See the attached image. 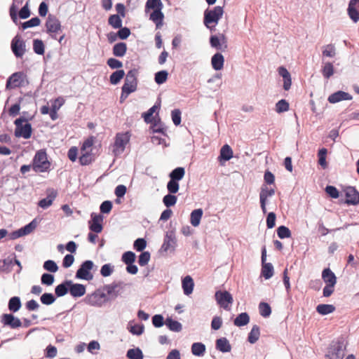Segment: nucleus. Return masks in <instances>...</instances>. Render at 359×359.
<instances>
[{"mask_svg":"<svg viewBox=\"0 0 359 359\" xmlns=\"http://www.w3.org/2000/svg\"><path fill=\"white\" fill-rule=\"evenodd\" d=\"M346 344L343 338L333 341L330 344L325 357L327 359H343L345 355Z\"/></svg>","mask_w":359,"mask_h":359,"instance_id":"obj_1","label":"nucleus"},{"mask_svg":"<svg viewBox=\"0 0 359 359\" xmlns=\"http://www.w3.org/2000/svg\"><path fill=\"white\" fill-rule=\"evenodd\" d=\"M224 13L223 7L217 6L212 9H206L204 11L203 23L209 29H211V24H214V27L217 25L219 20L222 18Z\"/></svg>","mask_w":359,"mask_h":359,"instance_id":"obj_2","label":"nucleus"},{"mask_svg":"<svg viewBox=\"0 0 359 359\" xmlns=\"http://www.w3.org/2000/svg\"><path fill=\"white\" fill-rule=\"evenodd\" d=\"M50 165L46 152L43 150L38 151L33 158V170L35 172H46L49 169Z\"/></svg>","mask_w":359,"mask_h":359,"instance_id":"obj_3","label":"nucleus"},{"mask_svg":"<svg viewBox=\"0 0 359 359\" xmlns=\"http://www.w3.org/2000/svg\"><path fill=\"white\" fill-rule=\"evenodd\" d=\"M14 123L15 125V137H22L25 139H29L31 137L32 126L25 118L20 117L15 121Z\"/></svg>","mask_w":359,"mask_h":359,"instance_id":"obj_4","label":"nucleus"},{"mask_svg":"<svg viewBox=\"0 0 359 359\" xmlns=\"http://www.w3.org/2000/svg\"><path fill=\"white\" fill-rule=\"evenodd\" d=\"M83 301L88 305L100 308L108 302V299L105 292L97 290L94 292L87 294Z\"/></svg>","mask_w":359,"mask_h":359,"instance_id":"obj_5","label":"nucleus"},{"mask_svg":"<svg viewBox=\"0 0 359 359\" xmlns=\"http://www.w3.org/2000/svg\"><path fill=\"white\" fill-rule=\"evenodd\" d=\"M126 284L122 281H114L110 284L104 285L103 290L107 294L108 301L114 300L123 292Z\"/></svg>","mask_w":359,"mask_h":359,"instance_id":"obj_6","label":"nucleus"},{"mask_svg":"<svg viewBox=\"0 0 359 359\" xmlns=\"http://www.w3.org/2000/svg\"><path fill=\"white\" fill-rule=\"evenodd\" d=\"M130 137L128 133H120L116 135L115 141L112 145V152L114 156H118L123 154L126 146L129 143Z\"/></svg>","mask_w":359,"mask_h":359,"instance_id":"obj_7","label":"nucleus"},{"mask_svg":"<svg viewBox=\"0 0 359 359\" xmlns=\"http://www.w3.org/2000/svg\"><path fill=\"white\" fill-rule=\"evenodd\" d=\"M45 26L46 32L50 38L57 40V34L62 32L60 21L55 15L50 14L46 19Z\"/></svg>","mask_w":359,"mask_h":359,"instance_id":"obj_8","label":"nucleus"},{"mask_svg":"<svg viewBox=\"0 0 359 359\" xmlns=\"http://www.w3.org/2000/svg\"><path fill=\"white\" fill-rule=\"evenodd\" d=\"M137 74L138 71L136 69H130L127 72L124 84L122 86L125 93H132L136 91L137 87Z\"/></svg>","mask_w":359,"mask_h":359,"instance_id":"obj_9","label":"nucleus"},{"mask_svg":"<svg viewBox=\"0 0 359 359\" xmlns=\"http://www.w3.org/2000/svg\"><path fill=\"white\" fill-rule=\"evenodd\" d=\"M94 266V263L91 260L84 261L76 272V278L86 280H91L93 275L90 272Z\"/></svg>","mask_w":359,"mask_h":359,"instance_id":"obj_10","label":"nucleus"},{"mask_svg":"<svg viewBox=\"0 0 359 359\" xmlns=\"http://www.w3.org/2000/svg\"><path fill=\"white\" fill-rule=\"evenodd\" d=\"M177 245V239L174 231L166 232L163 243L161 247V252H172L175 251Z\"/></svg>","mask_w":359,"mask_h":359,"instance_id":"obj_11","label":"nucleus"},{"mask_svg":"<svg viewBox=\"0 0 359 359\" xmlns=\"http://www.w3.org/2000/svg\"><path fill=\"white\" fill-rule=\"evenodd\" d=\"M217 303L224 309L230 310V305L233 303L232 295L228 291L218 290L215 294Z\"/></svg>","mask_w":359,"mask_h":359,"instance_id":"obj_12","label":"nucleus"},{"mask_svg":"<svg viewBox=\"0 0 359 359\" xmlns=\"http://www.w3.org/2000/svg\"><path fill=\"white\" fill-rule=\"evenodd\" d=\"M11 48L14 55L21 58L26 52L25 41L19 35H16L11 41Z\"/></svg>","mask_w":359,"mask_h":359,"instance_id":"obj_13","label":"nucleus"},{"mask_svg":"<svg viewBox=\"0 0 359 359\" xmlns=\"http://www.w3.org/2000/svg\"><path fill=\"white\" fill-rule=\"evenodd\" d=\"M37 226L36 219H33L28 224L25 226L11 232L10 234H8L9 236V239L15 240L20 237L23 236L28 235L31 233Z\"/></svg>","mask_w":359,"mask_h":359,"instance_id":"obj_14","label":"nucleus"},{"mask_svg":"<svg viewBox=\"0 0 359 359\" xmlns=\"http://www.w3.org/2000/svg\"><path fill=\"white\" fill-rule=\"evenodd\" d=\"M26 75L22 72H15L7 79L6 88L13 89L24 86Z\"/></svg>","mask_w":359,"mask_h":359,"instance_id":"obj_15","label":"nucleus"},{"mask_svg":"<svg viewBox=\"0 0 359 359\" xmlns=\"http://www.w3.org/2000/svg\"><path fill=\"white\" fill-rule=\"evenodd\" d=\"M0 321L4 326H8L11 329L19 328L22 326L20 320L12 313H4L1 316Z\"/></svg>","mask_w":359,"mask_h":359,"instance_id":"obj_16","label":"nucleus"},{"mask_svg":"<svg viewBox=\"0 0 359 359\" xmlns=\"http://www.w3.org/2000/svg\"><path fill=\"white\" fill-rule=\"evenodd\" d=\"M262 275L264 277L265 279L271 278L273 275V266L271 263H266V247L264 246L262 249Z\"/></svg>","mask_w":359,"mask_h":359,"instance_id":"obj_17","label":"nucleus"},{"mask_svg":"<svg viewBox=\"0 0 359 359\" xmlns=\"http://www.w3.org/2000/svg\"><path fill=\"white\" fill-rule=\"evenodd\" d=\"M275 194L273 189H269L266 186L263 185L259 193V202L262 210L264 214L266 213V201L267 198L271 197Z\"/></svg>","mask_w":359,"mask_h":359,"instance_id":"obj_18","label":"nucleus"},{"mask_svg":"<svg viewBox=\"0 0 359 359\" xmlns=\"http://www.w3.org/2000/svg\"><path fill=\"white\" fill-rule=\"evenodd\" d=\"M347 13L353 22L356 23L359 21V0H350Z\"/></svg>","mask_w":359,"mask_h":359,"instance_id":"obj_19","label":"nucleus"},{"mask_svg":"<svg viewBox=\"0 0 359 359\" xmlns=\"http://www.w3.org/2000/svg\"><path fill=\"white\" fill-rule=\"evenodd\" d=\"M226 43V36L223 34L219 37L216 35H212L210 38V46L217 50H224V48H226L227 45Z\"/></svg>","mask_w":359,"mask_h":359,"instance_id":"obj_20","label":"nucleus"},{"mask_svg":"<svg viewBox=\"0 0 359 359\" xmlns=\"http://www.w3.org/2000/svg\"><path fill=\"white\" fill-rule=\"evenodd\" d=\"M346 203L357 205L359 203V193L353 187H348L345 190Z\"/></svg>","mask_w":359,"mask_h":359,"instance_id":"obj_21","label":"nucleus"},{"mask_svg":"<svg viewBox=\"0 0 359 359\" xmlns=\"http://www.w3.org/2000/svg\"><path fill=\"white\" fill-rule=\"evenodd\" d=\"M353 97L351 95H350L348 93H346L344 91L339 90L337 92H335L332 94H331L328 97V101L330 103H337L342 100H352Z\"/></svg>","mask_w":359,"mask_h":359,"instance_id":"obj_22","label":"nucleus"},{"mask_svg":"<svg viewBox=\"0 0 359 359\" xmlns=\"http://www.w3.org/2000/svg\"><path fill=\"white\" fill-rule=\"evenodd\" d=\"M86 286L80 283H74L71 280V285H69V294L73 297H81L86 294Z\"/></svg>","mask_w":359,"mask_h":359,"instance_id":"obj_23","label":"nucleus"},{"mask_svg":"<svg viewBox=\"0 0 359 359\" xmlns=\"http://www.w3.org/2000/svg\"><path fill=\"white\" fill-rule=\"evenodd\" d=\"M57 193L55 190L51 189L49 190V192L47 196L39 201L38 205L43 209H46L50 207L55 198H56Z\"/></svg>","mask_w":359,"mask_h":359,"instance_id":"obj_24","label":"nucleus"},{"mask_svg":"<svg viewBox=\"0 0 359 359\" xmlns=\"http://www.w3.org/2000/svg\"><path fill=\"white\" fill-rule=\"evenodd\" d=\"M91 217L92 224L89 226L90 229L95 233H100L102 231V225L101 224L103 220L102 215L93 213Z\"/></svg>","mask_w":359,"mask_h":359,"instance_id":"obj_25","label":"nucleus"},{"mask_svg":"<svg viewBox=\"0 0 359 359\" xmlns=\"http://www.w3.org/2000/svg\"><path fill=\"white\" fill-rule=\"evenodd\" d=\"M278 74L283 79V88L288 90L292 85L291 76L290 72L284 67H280L278 69Z\"/></svg>","mask_w":359,"mask_h":359,"instance_id":"obj_26","label":"nucleus"},{"mask_svg":"<svg viewBox=\"0 0 359 359\" xmlns=\"http://www.w3.org/2000/svg\"><path fill=\"white\" fill-rule=\"evenodd\" d=\"M322 278L325 284L336 285L337 277L335 274L329 269H325L322 272Z\"/></svg>","mask_w":359,"mask_h":359,"instance_id":"obj_27","label":"nucleus"},{"mask_svg":"<svg viewBox=\"0 0 359 359\" xmlns=\"http://www.w3.org/2000/svg\"><path fill=\"white\" fill-rule=\"evenodd\" d=\"M163 18H164V15L162 13L161 10H159V9H158L156 11H154L151 13L150 17H149V19L155 23L157 29L162 27V25L163 24Z\"/></svg>","mask_w":359,"mask_h":359,"instance_id":"obj_28","label":"nucleus"},{"mask_svg":"<svg viewBox=\"0 0 359 359\" xmlns=\"http://www.w3.org/2000/svg\"><path fill=\"white\" fill-rule=\"evenodd\" d=\"M182 284L184 294L189 295L192 293L194 287V283L190 276H185L182 279Z\"/></svg>","mask_w":359,"mask_h":359,"instance_id":"obj_29","label":"nucleus"},{"mask_svg":"<svg viewBox=\"0 0 359 359\" xmlns=\"http://www.w3.org/2000/svg\"><path fill=\"white\" fill-rule=\"evenodd\" d=\"M224 56L219 53H215L211 59V64L212 68L216 70H221L224 67Z\"/></svg>","mask_w":359,"mask_h":359,"instance_id":"obj_30","label":"nucleus"},{"mask_svg":"<svg viewBox=\"0 0 359 359\" xmlns=\"http://www.w3.org/2000/svg\"><path fill=\"white\" fill-rule=\"evenodd\" d=\"M71 280H65L57 285L55 288V293L57 297L65 296L69 290Z\"/></svg>","mask_w":359,"mask_h":359,"instance_id":"obj_31","label":"nucleus"},{"mask_svg":"<svg viewBox=\"0 0 359 359\" xmlns=\"http://www.w3.org/2000/svg\"><path fill=\"white\" fill-rule=\"evenodd\" d=\"M216 348L222 353H227L231 351V346L226 338L222 337L216 340Z\"/></svg>","mask_w":359,"mask_h":359,"instance_id":"obj_32","label":"nucleus"},{"mask_svg":"<svg viewBox=\"0 0 359 359\" xmlns=\"http://www.w3.org/2000/svg\"><path fill=\"white\" fill-rule=\"evenodd\" d=\"M165 324L172 332H179L182 330V325L180 322L172 320L170 317L165 319Z\"/></svg>","mask_w":359,"mask_h":359,"instance_id":"obj_33","label":"nucleus"},{"mask_svg":"<svg viewBox=\"0 0 359 359\" xmlns=\"http://www.w3.org/2000/svg\"><path fill=\"white\" fill-rule=\"evenodd\" d=\"M64 100L62 98H57L55 100V102L53 104H52L51 109L49 111V115L50 118L53 121H55L57 118V110L61 107V106L63 104Z\"/></svg>","mask_w":359,"mask_h":359,"instance_id":"obj_34","label":"nucleus"},{"mask_svg":"<svg viewBox=\"0 0 359 359\" xmlns=\"http://www.w3.org/2000/svg\"><path fill=\"white\" fill-rule=\"evenodd\" d=\"M22 306L20 298L19 297H11L8 303V307L10 311L16 313Z\"/></svg>","mask_w":359,"mask_h":359,"instance_id":"obj_35","label":"nucleus"},{"mask_svg":"<svg viewBox=\"0 0 359 359\" xmlns=\"http://www.w3.org/2000/svg\"><path fill=\"white\" fill-rule=\"evenodd\" d=\"M113 54L116 57H123L127 51V45L126 43L119 42L113 47Z\"/></svg>","mask_w":359,"mask_h":359,"instance_id":"obj_36","label":"nucleus"},{"mask_svg":"<svg viewBox=\"0 0 359 359\" xmlns=\"http://www.w3.org/2000/svg\"><path fill=\"white\" fill-rule=\"evenodd\" d=\"M203 215V210L201 208L193 210L190 215V222L192 226H198Z\"/></svg>","mask_w":359,"mask_h":359,"instance_id":"obj_37","label":"nucleus"},{"mask_svg":"<svg viewBox=\"0 0 359 359\" xmlns=\"http://www.w3.org/2000/svg\"><path fill=\"white\" fill-rule=\"evenodd\" d=\"M335 311V306L332 304H318L316 307V311L323 316L328 315Z\"/></svg>","mask_w":359,"mask_h":359,"instance_id":"obj_38","label":"nucleus"},{"mask_svg":"<svg viewBox=\"0 0 359 359\" xmlns=\"http://www.w3.org/2000/svg\"><path fill=\"white\" fill-rule=\"evenodd\" d=\"M250 322L249 315L244 312L240 313L233 320V324L237 327L245 326Z\"/></svg>","mask_w":359,"mask_h":359,"instance_id":"obj_39","label":"nucleus"},{"mask_svg":"<svg viewBox=\"0 0 359 359\" xmlns=\"http://www.w3.org/2000/svg\"><path fill=\"white\" fill-rule=\"evenodd\" d=\"M184 168L182 167H177L170 172L169 174V177L170 180L179 182L184 177Z\"/></svg>","mask_w":359,"mask_h":359,"instance_id":"obj_40","label":"nucleus"},{"mask_svg":"<svg viewBox=\"0 0 359 359\" xmlns=\"http://www.w3.org/2000/svg\"><path fill=\"white\" fill-rule=\"evenodd\" d=\"M233 157V151L228 144H224L220 150L219 158L225 161L230 160Z\"/></svg>","mask_w":359,"mask_h":359,"instance_id":"obj_41","label":"nucleus"},{"mask_svg":"<svg viewBox=\"0 0 359 359\" xmlns=\"http://www.w3.org/2000/svg\"><path fill=\"white\" fill-rule=\"evenodd\" d=\"M205 352V346L201 342H195L191 345V353L196 356H203Z\"/></svg>","mask_w":359,"mask_h":359,"instance_id":"obj_42","label":"nucleus"},{"mask_svg":"<svg viewBox=\"0 0 359 359\" xmlns=\"http://www.w3.org/2000/svg\"><path fill=\"white\" fill-rule=\"evenodd\" d=\"M260 336L259 327L257 325H253L250 333L248 334V341L250 344H255L259 339Z\"/></svg>","mask_w":359,"mask_h":359,"instance_id":"obj_43","label":"nucleus"},{"mask_svg":"<svg viewBox=\"0 0 359 359\" xmlns=\"http://www.w3.org/2000/svg\"><path fill=\"white\" fill-rule=\"evenodd\" d=\"M124 70H116L110 75L109 81L112 85H116L121 81V80L124 77Z\"/></svg>","mask_w":359,"mask_h":359,"instance_id":"obj_44","label":"nucleus"},{"mask_svg":"<svg viewBox=\"0 0 359 359\" xmlns=\"http://www.w3.org/2000/svg\"><path fill=\"white\" fill-rule=\"evenodd\" d=\"M33 50L34 52L37 55H43L45 52V46L43 41L39 39H34Z\"/></svg>","mask_w":359,"mask_h":359,"instance_id":"obj_45","label":"nucleus"},{"mask_svg":"<svg viewBox=\"0 0 359 359\" xmlns=\"http://www.w3.org/2000/svg\"><path fill=\"white\" fill-rule=\"evenodd\" d=\"M126 356L129 359H143L144 355L140 348L129 349L126 353Z\"/></svg>","mask_w":359,"mask_h":359,"instance_id":"obj_46","label":"nucleus"},{"mask_svg":"<svg viewBox=\"0 0 359 359\" xmlns=\"http://www.w3.org/2000/svg\"><path fill=\"white\" fill-rule=\"evenodd\" d=\"M121 16L114 14L109 16L108 19V23L114 29L121 28L122 26Z\"/></svg>","mask_w":359,"mask_h":359,"instance_id":"obj_47","label":"nucleus"},{"mask_svg":"<svg viewBox=\"0 0 359 359\" xmlns=\"http://www.w3.org/2000/svg\"><path fill=\"white\" fill-rule=\"evenodd\" d=\"M168 73L166 70H161L155 74L154 81L158 84H163L168 79Z\"/></svg>","mask_w":359,"mask_h":359,"instance_id":"obj_48","label":"nucleus"},{"mask_svg":"<svg viewBox=\"0 0 359 359\" xmlns=\"http://www.w3.org/2000/svg\"><path fill=\"white\" fill-rule=\"evenodd\" d=\"M175 194H168L163 198V203L167 207H171L176 204L177 198Z\"/></svg>","mask_w":359,"mask_h":359,"instance_id":"obj_49","label":"nucleus"},{"mask_svg":"<svg viewBox=\"0 0 359 359\" xmlns=\"http://www.w3.org/2000/svg\"><path fill=\"white\" fill-rule=\"evenodd\" d=\"M163 4L161 0H147L146 3V10L152 9L156 11L158 9L162 10Z\"/></svg>","mask_w":359,"mask_h":359,"instance_id":"obj_50","label":"nucleus"},{"mask_svg":"<svg viewBox=\"0 0 359 359\" xmlns=\"http://www.w3.org/2000/svg\"><path fill=\"white\" fill-rule=\"evenodd\" d=\"M259 313L264 318L269 317L271 313V306L268 303L261 302L259 304Z\"/></svg>","mask_w":359,"mask_h":359,"instance_id":"obj_51","label":"nucleus"},{"mask_svg":"<svg viewBox=\"0 0 359 359\" xmlns=\"http://www.w3.org/2000/svg\"><path fill=\"white\" fill-rule=\"evenodd\" d=\"M56 300L55 297L52 293H43L41 297L40 301L43 304L50 305Z\"/></svg>","mask_w":359,"mask_h":359,"instance_id":"obj_52","label":"nucleus"},{"mask_svg":"<svg viewBox=\"0 0 359 359\" xmlns=\"http://www.w3.org/2000/svg\"><path fill=\"white\" fill-rule=\"evenodd\" d=\"M327 153V150L325 148H322L318 151V163L323 168H325L327 166V163L326 161V155Z\"/></svg>","mask_w":359,"mask_h":359,"instance_id":"obj_53","label":"nucleus"},{"mask_svg":"<svg viewBox=\"0 0 359 359\" xmlns=\"http://www.w3.org/2000/svg\"><path fill=\"white\" fill-rule=\"evenodd\" d=\"M322 74L326 79L334 74V67L331 62H326L322 69Z\"/></svg>","mask_w":359,"mask_h":359,"instance_id":"obj_54","label":"nucleus"},{"mask_svg":"<svg viewBox=\"0 0 359 359\" xmlns=\"http://www.w3.org/2000/svg\"><path fill=\"white\" fill-rule=\"evenodd\" d=\"M277 234H278V236L280 239H284V238H287L291 237V231L289 229V228H287L285 226H280L277 229Z\"/></svg>","mask_w":359,"mask_h":359,"instance_id":"obj_55","label":"nucleus"},{"mask_svg":"<svg viewBox=\"0 0 359 359\" xmlns=\"http://www.w3.org/2000/svg\"><path fill=\"white\" fill-rule=\"evenodd\" d=\"M289 110V103L285 100H280L276 104V111L283 113Z\"/></svg>","mask_w":359,"mask_h":359,"instance_id":"obj_56","label":"nucleus"},{"mask_svg":"<svg viewBox=\"0 0 359 359\" xmlns=\"http://www.w3.org/2000/svg\"><path fill=\"white\" fill-rule=\"evenodd\" d=\"M135 254L132 251H128L123 254L122 255V261L127 265L129 264H133L135 261Z\"/></svg>","mask_w":359,"mask_h":359,"instance_id":"obj_57","label":"nucleus"},{"mask_svg":"<svg viewBox=\"0 0 359 359\" xmlns=\"http://www.w3.org/2000/svg\"><path fill=\"white\" fill-rule=\"evenodd\" d=\"M41 20L38 17L32 18V19L22 23V27L23 29H26L29 27H36L39 25Z\"/></svg>","mask_w":359,"mask_h":359,"instance_id":"obj_58","label":"nucleus"},{"mask_svg":"<svg viewBox=\"0 0 359 359\" xmlns=\"http://www.w3.org/2000/svg\"><path fill=\"white\" fill-rule=\"evenodd\" d=\"M114 266L111 264H104L100 269V274L103 277L110 276L114 272Z\"/></svg>","mask_w":359,"mask_h":359,"instance_id":"obj_59","label":"nucleus"},{"mask_svg":"<svg viewBox=\"0 0 359 359\" xmlns=\"http://www.w3.org/2000/svg\"><path fill=\"white\" fill-rule=\"evenodd\" d=\"M43 267L45 270L51 273H55L58 270V266L57 264L53 260L46 261L43 263Z\"/></svg>","mask_w":359,"mask_h":359,"instance_id":"obj_60","label":"nucleus"},{"mask_svg":"<svg viewBox=\"0 0 359 359\" xmlns=\"http://www.w3.org/2000/svg\"><path fill=\"white\" fill-rule=\"evenodd\" d=\"M180 189V185L178 181H175L172 180H169L167 184V189L170 194H176Z\"/></svg>","mask_w":359,"mask_h":359,"instance_id":"obj_61","label":"nucleus"},{"mask_svg":"<svg viewBox=\"0 0 359 359\" xmlns=\"http://www.w3.org/2000/svg\"><path fill=\"white\" fill-rule=\"evenodd\" d=\"M54 276L50 273H43L41 277V282L43 285H51L54 283Z\"/></svg>","mask_w":359,"mask_h":359,"instance_id":"obj_62","label":"nucleus"},{"mask_svg":"<svg viewBox=\"0 0 359 359\" xmlns=\"http://www.w3.org/2000/svg\"><path fill=\"white\" fill-rule=\"evenodd\" d=\"M150 259V253L147 251L142 252L138 259V264L141 266H144L148 264Z\"/></svg>","mask_w":359,"mask_h":359,"instance_id":"obj_63","label":"nucleus"},{"mask_svg":"<svg viewBox=\"0 0 359 359\" xmlns=\"http://www.w3.org/2000/svg\"><path fill=\"white\" fill-rule=\"evenodd\" d=\"M93 161V157L91 154L88 153V151L83 154L79 157V162L81 165H89Z\"/></svg>","mask_w":359,"mask_h":359,"instance_id":"obj_64","label":"nucleus"}]
</instances>
